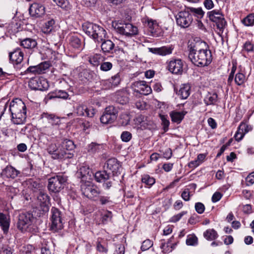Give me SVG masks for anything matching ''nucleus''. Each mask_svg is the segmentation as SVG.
<instances>
[{
    "instance_id": "30",
    "label": "nucleus",
    "mask_w": 254,
    "mask_h": 254,
    "mask_svg": "<svg viewBox=\"0 0 254 254\" xmlns=\"http://www.w3.org/2000/svg\"><path fill=\"white\" fill-rule=\"evenodd\" d=\"M98 192L99 193H98L95 198H93V201L101 205L107 204L111 201L109 196L101 195V191L100 190H98Z\"/></svg>"
},
{
    "instance_id": "32",
    "label": "nucleus",
    "mask_w": 254,
    "mask_h": 254,
    "mask_svg": "<svg viewBox=\"0 0 254 254\" xmlns=\"http://www.w3.org/2000/svg\"><path fill=\"white\" fill-rule=\"evenodd\" d=\"M217 99L218 95L216 92H208L205 97L204 101L205 103L207 105H213L217 101Z\"/></svg>"
},
{
    "instance_id": "11",
    "label": "nucleus",
    "mask_w": 254,
    "mask_h": 254,
    "mask_svg": "<svg viewBox=\"0 0 254 254\" xmlns=\"http://www.w3.org/2000/svg\"><path fill=\"white\" fill-rule=\"evenodd\" d=\"M131 87L134 92L144 95H149L152 92L151 87L147 85L145 81H135L131 84Z\"/></svg>"
},
{
    "instance_id": "48",
    "label": "nucleus",
    "mask_w": 254,
    "mask_h": 254,
    "mask_svg": "<svg viewBox=\"0 0 254 254\" xmlns=\"http://www.w3.org/2000/svg\"><path fill=\"white\" fill-rule=\"evenodd\" d=\"M57 147L58 146L56 144L51 143L47 148V151L50 155H51L52 158H57L62 155V154L55 153Z\"/></svg>"
},
{
    "instance_id": "4",
    "label": "nucleus",
    "mask_w": 254,
    "mask_h": 254,
    "mask_svg": "<svg viewBox=\"0 0 254 254\" xmlns=\"http://www.w3.org/2000/svg\"><path fill=\"white\" fill-rule=\"evenodd\" d=\"M112 26L118 33L127 37H130L138 33L137 28L129 23L114 21L112 22Z\"/></svg>"
},
{
    "instance_id": "19",
    "label": "nucleus",
    "mask_w": 254,
    "mask_h": 254,
    "mask_svg": "<svg viewBox=\"0 0 254 254\" xmlns=\"http://www.w3.org/2000/svg\"><path fill=\"white\" fill-rule=\"evenodd\" d=\"M174 48L172 46H163L160 48H150L149 51L153 54L165 56L172 53Z\"/></svg>"
},
{
    "instance_id": "10",
    "label": "nucleus",
    "mask_w": 254,
    "mask_h": 254,
    "mask_svg": "<svg viewBox=\"0 0 254 254\" xmlns=\"http://www.w3.org/2000/svg\"><path fill=\"white\" fill-rule=\"evenodd\" d=\"M30 89L34 90H46L49 88V83L46 79L43 77H35L30 79L28 82Z\"/></svg>"
},
{
    "instance_id": "35",
    "label": "nucleus",
    "mask_w": 254,
    "mask_h": 254,
    "mask_svg": "<svg viewBox=\"0 0 254 254\" xmlns=\"http://www.w3.org/2000/svg\"><path fill=\"white\" fill-rule=\"evenodd\" d=\"M69 42L70 45L74 48L79 49L81 47V40L76 35L69 36Z\"/></svg>"
},
{
    "instance_id": "49",
    "label": "nucleus",
    "mask_w": 254,
    "mask_h": 254,
    "mask_svg": "<svg viewBox=\"0 0 254 254\" xmlns=\"http://www.w3.org/2000/svg\"><path fill=\"white\" fill-rule=\"evenodd\" d=\"M145 22L152 33H153L154 30L158 27V24L156 20L147 19Z\"/></svg>"
},
{
    "instance_id": "38",
    "label": "nucleus",
    "mask_w": 254,
    "mask_h": 254,
    "mask_svg": "<svg viewBox=\"0 0 254 254\" xmlns=\"http://www.w3.org/2000/svg\"><path fill=\"white\" fill-rule=\"evenodd\" d=\"M55 153L62 154L59 158H53L54 159H60L63 158H70L72 157V154L70 152H66L65 150H63L61 144L57 147Z\"/></svg>"
},
{
    "instance_id": "15",
    "label": "nucleus",
    "mask_w": 254,
    "mask_h": 254,
    "mask_svg": "<svg viewBox=\"0 0 254 254\" xmlns=\"http://www.w3.org/2000/svg\"><path fill=\"white\" fill-rule=\"evenodd\" d=\"M99 190L97 187L87 184H84L81 186V190L82 194L92 200L96 195L99 193Z\"/></svg>"
},
{
    "instance_id": "22",
    "label": "nucleus",
    "mask_w": 254,
    "mask_h": 254,
    "mask_svg": "<svg viewBox=\"0 0 254 254\" xmlns=\"http://www.w3.org/2000/svg\"><path fill=\"white\" fill-rule=\"evenodd\" d=\"M19 172L11 166H6L2 171L1 175L6 178H15Z\"/></svg>"
},
{
    "instance_id": "53",
    "label": "nucleus",
    "mask_w": 254,
    "mask_h": 254,
    "mask_svg": "<svg viewBox=\"0 0 254 254\" xmlns=\"http://www.w3.org/2000/svg\"><path fill=\"white\" fill-rule=\"evenodd\" d=\"M245 135V133H244L243 130V126H239L237 129V131H236L234 135V137L236 140L238 141L241 140Z\"/></svg>"
},
{
    "instance_id": "36",
    "label": "nucleus",
    "mask_w": 254,
    "mask_h": 254,
    "mask_svg": "<svg viewBox=\"0 0 254 254\" xmlns=\"http://www.w3.org/2000/svg\"><path fill=\"white\" fill-rule=\"evenodd\" d=\"M43 118H47L49 122L52 125H58L59 124L60 120L58 117L56 116L53 114H49L48 113L44 112L42 115Z\"/></svg>"
},
{
    "instance_id": "59",
    "label": "nucleus",
    "mask_w": 254,
    "mask_h": 254,
    "mask_svg": "<svg viewBox=\"0 0 254 254\" xmlns=\"http://www.w3.org/2000/svg\"><path fill=\"white\" fill-rule=\"evenodd\" d=\"M153 242L151 240L147 239L143 242L141 249L142 251L148 250L153 246Z\"/></svg>"
},
{
    "instance_id": "45",
    "label": "nucleus",
    "mask_w": 254,
    "mask_h": 254,
    "mask_svg": "<svg viewBox=\"0 0 254 254\" xmlns=\"http://www.w3.org/2000/svg\"><path fill=\"white\" fill-rule=\"evenodd\" d=\"M242 23L246 26L254 25V13H250L242 20Z\"/></svg>"
},
{
    "instance_id": "55",
    "label": "nucleus",
    "mask_w": 254,
    "mask_h": 254,
    "mask_svg": "<svg viewBox=\"0 0 254 254\" xmlns=\"http://www.w3.org/2000/svg\"><path fill=\"white\" fill-rule=\"evenodd\" d=\"M146 121V117L142 115H138V116L136 117V118L133 120L134 124L136 126H143L145 124V122Z\"/></svg>"
},
{
    "instance_id": "63",
    "label": "nucleus",
    "mask_w": 254,
    "mask_h": 254,
    "mask_svg": "<svg viewBox=\"0 0 254 254\" xmlns=\"http://www.w3.org/2000/svg\"><path fill=\"white\" fill-rule=\"evenodd\" d=\"M195 209L198 213L202 214L205 210V206L203 203L197 202L195 204Z\"/></svg>"
},
{
    "instance_id": "41",
    "label": "nucleus",
    "mask_w": 254,
    "mask_h": 254,
    "mask_svg": "<svg viewBox=\"0 0 254 254\" xmlns=\"http://www.w3.org/2000/svg\"><path fill=\"white\" fill-rule=\"evenodd\" d=\"M141 182L149 188L155 184V179L148 174H144L142 176Z\"/></svg>"
},
{
    "instance_id": "21",
    "label": "nucleus",
    "mask_w": 254,
    "mask_h": 254,
    "mask_svg": "<svg viewBox=\"0 0 254 254\" xmlns=\"http://www.w3.org/2000/svg\"><path fill=\"white\" fill-rule=\"evenodd\" d=\"M191 86L189 83L182 84L177 94L182 99H186L190 93Z\"/></svg>"
},
{
    "instance_id": "60",
    "label": "nucleus",
    "mask_w": 254,
    "mask_h": 254,
    "mask_svg": "<svg viewBox=\"0 0 254 254\" xmlns=\"http://www.w3.org/2000/svg\"><path fill=\"white\" fill-rule=\"evenodd\" d=\"M131 133L127 131H123L121 135L122 140L126 142H128L131 139Z\"/></svg>"
},
{
    "instance_id": "5",
    "label": "nucleus",
    "mask_w": 254,
    "mask_h": 254,
    "mask_svg": "<svg viewBox=\"0 0 254 254\" xmlns=\"http://www.w3.org/2000/svg\"><path fill=\"white\" fill-rule=\"evenodd\" d=\"M50 229L54 232L62 230L63 227V219L62 212L58 208L53 207L51 209Z\"/></svg>"
},
{
    "instance_id": "7",
    "label": "nucleus",
    "mask_w": 254,
    "mask_h": 254,
    "mask_svg": "<svg viewBox=\"0 0 254 254\" xmlns=\"http://www.w3.org/2000/svg\"><path fill=\"white\" fill-rule=\"evenodd\" d=\"M207 14L209 19L216 23L217 28L219 30V33H222L227 25L224 15L219 10H216L209 11Z\"/></svg>"
},
{
    "instance_id": "33",
    "label": "nucleus",
    "mask_w": 254,
    "mask_h": 254,
    "mask_svg": "<svg viewBox=\"0 0 254 254\" xmlns=\"http://www.w3.org/2000/svg\"><path fill=\"white\" fill-rule=\"evenodd\" d=\"M102 56L100 54H93L88 57L89 63L94 66H97L100 64L102 60Z\"/></svg>"
},
{
    "instance_id": "3",
    "label": "nucleus",
    "mask_w": 254,
    "mask_h": 254,
    "mask_svg": "<svg viewBox=\"0 0 254 254\" xmlns=\"http://www.w3.org/2000/svg\"><path fill=\"white\" fill-rule=\"evenodd\" d=\"M67 181V177L60 174L52 177L48 180V188L49 191L57 193L62 190Z\"/></svg>"
},
{
    "instance_id": "50",
    "label": "nucleus",
    "mask_w": 254,
    "mask_h": 254,
    "mask_svg": "<svg viewBox=\"0 0 254 254\" xmlns=\"http://www.w3.org/2000/svg\"><path fill=\"white\" fill-rule=\"evenodd\" d=\"M121 123L123 125H127L130 121V118L128 112H122L120 115Z\"/></svg>"
},
{
    "instance_id": "28",
    "label": "nucleus",
    "mask_w": 254,
    "mask_h": 254,
    "mask_svg": "<svg viewBox=\"0 0 254 254\" xmlns=\"http://www.w3.org/2000/svg\"><path fill=\"white\" fill-rule=\"evenodd\" d=\"M91 173L89 167L86 166H82L76 172V177L80 178L83 181L87 179L88 176H91L89 174Z\"/></svg>"
},
{
    "instance_id": "29",
    "label": "nucleus",
    "mask_w": 254,
    "mask_h": 254,
    "mask_svg": "<svg viewBox=\"0 0 254 254\" xmlns=\"http://www.w3.org/2000/svg\"><path fill=\"white\" fill-rule=\"evenodd\" d=\"M116 102L122 105H125L128 102L127 93L124 91H119L116 93Z\"/></svg>"
},
{
    "instance_id": "17",
    "label": "nucleus",
    "mask_w": 254,
    "mask_h": 254,
    "mask_svg": "<svg viewBox=\"0 0 254 254\" xmlns=\"http://www.w3.org/2000/svg\"><path fill=\"white\" fill-rule=\"evenodd\" d=\"M29 10L32 17H39L45 14V7L42 4L34 2L30 5Z\"/></svg>"
},
{
    "instance_id": "56",
    "label": "nucleus",
    "mask_w": 254,
    "mask_h": 254,
    "mask_svg": "<svg viewBox=\"0 0 254 254\" xmlns=\"http://www.w3.org/2000/svg\"><path fill=\"white\" fill-rule=\"evenodd\" d=\"M112 218V213L110 211H107L102 214L101 221L103 223L106 224L111 220Z\"/></svg>"
},
{
    "instance_id": "39",
    "label": "nucleus",
    "mask_w": 254,
    "mask_h": 254,
    "mask_svg": "<svg viewBox=\"0 0 254 254\" xmlns=\"http://www.w3.org/2000/svg\"><path fill=\"white\" fill-rule=\"evenodd\" d=\"M121 81V78L119 73L116 74L115 75L112 76L109 80L105 81L104 82L106 84L109 83L111 85H109V87H115L118 86Z\"/></svg>"
},
{
    "instance_id": "43",
    "label": "nucleus",
    "mask_w": 254,
    "mask_h": 254,
    "mask_svg": "<svg viewBox=\"0 0 254 254\" xmlns=\"http://www.w3.org/2000/svg\"><path fill=\"white\" fill-rule=\"evenodd\" d=\"M55 22L54 19H50L45 23L42 28V31L45 33H50L53 29Z\"/></svg>"
},
{
    "instance_id": "64",
    "label": "nucleus",
    "mask_w": 254,
    "mask_h": 254,
    "mask_svg": "<svg viewBox=\"0 0 254 254\" xmlns=\"http://www.w3.org/2000/svg\"><path fill=\"white\" fill-rule=\"evenodd\" d=\"M125 253V247L121 244H117L116 246V249L114 254H124Z\"/></svg>"
},
{
    "instance_id": "27",
    "label": "nucleus",
    "mask_w": 254,
    "mask_h": 254,
    "mask_svg": "<svg viewBox=\"0 0 254 254\" xmlns=\"http://www.w3.org/2000/svg\"><path fill=\"white\" fill-rule=\"evenodd\" d=\"M185 8L192 17L193 15L198 18H201L204 15V12L201 7L194 8L190 6H185Z\"/></svg>"
},
{
    "instance_id": "31",
    "label": "nucleus",
    "mask_w": 254,
    "mask_h": 254,
    "mask_svg": "<svg viewBox=\"0 0 254 254\" xmlns=\"http://www.w3.org/2000/svg\"><path fill=\"white\" fill-rule=\"evenodd\" d=\"M0 226L4 232L7 231L9 227V216L0 213Z\"/></svg>"
},
{
    "instance_id": "2",
    "label": "nucleus",
    "mask_w": 254,
    "mask_h": 254,
    "mask_svg": "<svg viewBox=\"0 0 254 254\" xmlns=\"http://www.w3.org/2000/svg\"><path fill=\"white\" fill-rule=\"evenodd\" d=\"M82 28L84 33L95 42L101 41L106 35V30L103 27L92 22H84Z\"/></svg>"
},
{
    "instance_id": "26",
    "label": "nucleus",
    "mask_w": 254,
    "mask_h": 254,
    "mask_svg": "<svg viewBox=\"0 0 254 254\" xmlns=\"http://www.w3.org/2000/svg\"><path fill=\"white\" fill-rule=\"evenodd\" d=\"M37 41L33 39L27 38L21 40L20 46L25 49H33L37 47Z\"/></svg>"
},
{
    "instance_id": "24",
    "label": "nucleus",
    "mask_w": 254,
    "mask_h": 254,
    "mask_svg": "<svg viewBox=\"0 0 254 254\" xmlns=\"http://www.w3.org/2000/svg\"><path fill=\"white\" fill-rule=\"evenodd\" d=\"M12 121L15 124H22L26 119V112H11Z\"/></svg>"
},
{
    "instance_id": "46",
    "label": "nucleus",
    "mask_w": 254,
    "mask_h": 254,
    "mask_svg": "<svg viewBox=\"0 0 254 254\" xmlns=\"http://www.w3.org/2000/svg\"><path fill=\"white\" fill-rule=\"evenodd\" d=\"M246 80V76L244 73L242 72H238L235 75V82L237 85H242L245 83Z\"/></svg>"
},
{
    "instance_id": "57",
    "label": "nucleus",
    "mask_w": 254,
    "mask_h": 254,
    "mask_svg": "<svg viewBox=\"0 0 254 254\" xmlns=\"http://www.w3.org/2000/svg\"><path fill=\"white\" fill-rule=\"evenodd\" d=\"M113 67V64L111 62H105L102 63L100 64V68L102 71H108Z\"/></svg>"
},
{
    "instance_id": "37",
    "label": "nucleus",
    "mask_w": 254,
    "mask_h": 254,
    "mask_svg": "<svg viewBox=\"0 0 254 254\" xmlns=\"http://www.w3.org/2000/svg\"><path fill=\"white\" fill-rule=\"evenodd\" d=\"M102 148V144L95 142H92L88 145L87 151L90 153L95 154L100 152Z\"/></svg>"
},
{
    "instance_id": "16",
    "label": "nucleus",
    "mask_w": 254,
    "mask_h": 254,
    "mask_svg": "<svg viewBox=\"0 0 254 254\" xmlns=\"http://www.w3.org/2000/svg\"><path fill=\"white\" fill-rule=\"evenodd\" d=\"M9 107V111H25L26 107L24 103L20 99L16 98L13 100L9 104L6 103L4 108V111Z\"/></svg>"
},
{
    "instance_id": "6",
    "label": "nucleus",
    "mask_w": 254,
    "mask_h": 254,
    "mask_svg": "<svg viewBox=\"0 0 254 254\" xmlns=\"http://www.w3.org/2000/svg\"><path fill=\"white\" fill-rule=\"evenodd\" d=\"M95 180L99 183H103V187L109 190L112 186L114 179L110 175V173L104 169V170L96 172L94 175Z\"/></svg>"
},
{
    "instance_id": "62",
    "label": "nucleus",
    "mask_w": 254,
    "mask_h": 254,
    "mask_svg": "<svg viewBox=\"0 0 254 254\" xmlns=\"http://www.w3.org/2000/svg\"><path fill=\"white\" fill-rule=\"evenodd\" d=\"M197 243V238L195 236H190L186 240V244L189 246H194Z\"/></svg>"
},
{
    "instance_id": "34",
    "label": "nucleus",
    "mask_w": 254,
    "mask_h": 254,
    "mask_svg": "<svg viewBox=\"0 0 254 254\" xmlns=\"http://www.w3.org/2000/svg\"><path fill=\"white\" fill-rule=\"evenodd\" d=\"M61 145L63 149L65 150L66 152L72 151L75 147L73 142L67 139H64L61 143Z\"/></svg>"
},
{
    "instance_id": "47",
    "label": "nucleus",
    "mask_w": 254,
    "mask_h": 254,
    "mask_svg": "<svg viewBox=\"0 0 254 254\" xmlns=\"http://www.w3.org/2000/svg\"><path fill=\"white\" fill-rule=\"evenodd\" d=\"M159 117L161 120V125L163 126V129L164 132H167L169 129L170 125V122L168 119L167 116L160 114Z\"/></svg>"
},
{
    "instance_id": "18",
    "label": "nucleus",
    "mask_w": 254,
    "mask_h": 254,
    "mask_svg": "<svg viewBox=\"0 0 254 254\" xmlns=\"http://www.w3.org/2000/svg\"><path fill=\"white\" fill-rule=\"evenodd\" d=\"M49 67L50 64L48 62H44L37 65L30 66L26 69V71L39 74L44 73L45 70L48 69Z\"/></svg>"
},
{
    "instance_id": "12",
    "label": "nucleus",
    "mask_w": 254,
    "mask_h": 254,
    "mask_svg": "<svg viewBox=\"0 0 254 254\" xmlns=\"http://www.w3.org/2000/svg\"><path fill=\"white\" fill-rule=\"evenodd\" d=\"M168 69L172 73L182 74L183 71L184 64L182 60L173 59L167 63Z\"/></svg>"
},
{
    "instance_id": "40",
    "label": "nucleus",
    "mask_w": 254,
    "mask_h": 254,
    "mask_svg": "<svg viewBox=\"0 0 254 254\" xmlns=\"http://www.w3.org/2000/svg\"><path fill=\"white\" fill-rule=\"evenodd\" d=\"M185 115L184 112H171L170 114L172 121L178 124L181 123Z\"/></svg>"
},
{
    "instance_id": "51",
    "label": "nucleus",
    "mask_w": 254,
    "mask_h": 254,
    "mask_svg": "<svg viewBox=\"0 0 254 254\" xmlns=\"http://www.w3.org/2000/svg\"><path fill=\"white\" fill-rule=\"evenodd\" d=\"M164 241L163 240H161V245L160 246L162 252L164 253H168L172 252L174 249V246L168 245V244L165 243Z\"/></svg>"
},
{
    "instance_id": "54",
    "label": "nucleus",
    "mask_w": 254,
    "mask_h": 254,
    "mask_svg": "<svg viewBox=\"0 0 254 254\" xmlns=\"http://www.w3.org/2000/svg\"><path fill=\"white\" fill-rule=\"evenodd\" d=\"M38 200L42 204H46L49 201V196L44 192L40 191L37 196Z\"/></svg>"
},
{
    "instance_id": "8",
    "label": "nucleus",
    "mask_w": 254,
    "mask_h": 254,
    "mask_svg": "<svg viewBox=\"0 0 254 254\" xmlns=\"http://www.w3.org/2000/svg\"><path fill=\"white\" fill-rule=\"evenodd\" d=\"M34 220L33 214L29 212H22L18 217L17 228L20 231H27L29 227L32 224Z\"/></svg>"
},
{
    "instance_id": "42",
    "label": "nucleus",
    "mask_w": 254,
    "mask_h": 254,
    "mask_svg": "<svg viewBox=\"0 0 254 254\" xmlns=\"http://www.w3.org/2000/svg\"><path fill=\"white\" fill-rule=\"evenodd\" d=\"M204 237L208 240L212 241L218 237L216 231L213 229L207 230L203 233Z\"/></svg>"
},
{
    "instance_id": "20",
    "label": "nucleus",
    "mask_w": 254,
    "mask_h": 254,
    "mask_svg": "<svg viewBox=\"0 0 254 254\" xmlns=\"http://www.w3.org/2000/svg\"><path fill=\"white\" fill-rule=\"evenodd\" d=\"M9 59L13 64H20L23 60V53L19 48H16L9 54Z\"/></svg>"
},
{
    "instance_id": "13",
    "label": "nucleus",
    "mask_w": 254,
    "mask_h": 254,
    "mask_svg": "<svg viewBox=\"0 0 254 254\" xmlns=\"http://www.w3.org/2000/svg\"><path fill=\"white\" fill-rule=\"evenodd\" d=\"M107 33L106 31V35L104 38L100 41H96L98 44L101 43V48L102 52L105 54H113L116 51L115 44L110 40L108 39Z\"/></svg>"
},
{
    "instance_id": "25",
    "label": "nucleus",
    "mask_w": 254,
    "mask_h": 254,
    "mask_svg": "<svg viewBox=\"0 0 254 254\" xmlns=\"http://www.w3.org/2000/svg\"><path fill=\"white\" fill-rule=\"evenodd\" d=\"M117 113L105 112L100 117L101 122L104 124L113 123L117 119Z\"/></svg>"
},
{
    "instance_id": "52",
    "label": "nucleus",
    "mask_w": 254,
    "mask_h": 254,
    "mask_svg": "<svg viewBox=\"0 0 254 254\" xmlns=\"http://www.w3.org/2000/svg\"><path fill=\"white\" fill-rule=\"evenodd\" d=\"M243 50L248 52H253L254 51V44L250 41H246L243 46Z\"/></svg>"
},
{
    "instance_id": "61",
    "label": "nucleus",
    "mask_w": 254,
    "mask_h": 254,
    "mask_svg": "<svg viewBox=\"0 0 254 254\" xmlns=\"http://www.w3.org/2000/svg\"><path fill=\"white\" fill-rule=\"evenodd\" d=\"M187 213V211H184L181 212V213L175 215L171 218L170 221L173 223L177 222L178 221H179L181 219V218Z\"/></svg>"
},
{
    "instance_id": "23",
    "label": "nucleus",
    "mask_w": 254,
    "mask_h": 254,
    "mask_svg": "<svg viewBox=\"0 0 254 254\" xmlns=\"http://www.w3.org/2000/svg\"><path fill=\"white\" fill-rule=\"evenodd\" d=\"M68 93L64 90H55L49 93L46 97V100H50L55 98L66 99L68 98Z\"/></svg>"
},
{
    "instance_id": "14",
    "label": "nucleus",
    "mask_w": 254,
    "mask_h": 254,
    "mask_svg": "<svg viewBox=\"0 0 254 254\" xmlns=\"http://www.w3.org/2000/svg\"><path fill=\"white\" fill-rule=\"evenodd\" d=\"M121 165L120 163L115 158L108 159L105 163L104 169L110 171L113 176H118L120 174Z\"/></svg>"
},
{
    "instance_id": "1",
    "label": "nucleus",
    "mask_w": 254,
    "mask_h": 254,
    "mask_svg": "<svg viewBox=\"0 0 254 254\" xmlns=\"http://www.w3.org/2000/svg\"><path fill=\"white\" fill-rule=\"evenodd\" d=\"M189 58L197 66H207L212 62L211 52L205 43H191L188 46Z\"/></svg>"
},
{
    "instance_id": "58",
    "label": "nucleus",
    "mask_w": 254,
    "mask_h": 254,
    "mask_svg": "<svg viewBox=\"0 0 254 254\" xmlns=\"http://www.w3.org/2000/svg\"><path fill=\"white\" fill-rule=\"evenodd\" d=\"M136 108L140 110H147L148 105L142 100H139L135 103Z\"/></svg>"
},
{
    "instance_id": "44",
    "label": "nucleus",
    "mask_w": 254,
    "mask_h": 254,
    "mask_svg": "<svg viewBox=\"0 0 254 254\" xmlns=\"http://www.w3.org/2000/svg\"><path fill=\"white\" fill-rule=\"evenodd\" d=\"M57 5L65 10L70 9L71 6L67 0H53Z\"/></svg>"
},
{
    "instance_id": "9",
    "label": "nucleus",
    "mask_w": 254,
    "mask_h": 254,
    "mask_svg": "<svg viewBox=\"0 0 254 254\" xmlns=\"http://www.w3.org/2000/svg\"><path fill=\"white\" fill-rule=\"evenodd\" d=\"M176 22L178 25L182 28L189 27L193 21L191 15L185 8L180 11L176 16Z\"/></svg>"
}]
</instances>
